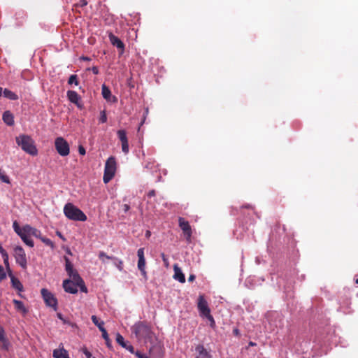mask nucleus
Returning <instances> with one entry per match:
<instances>
[{
  "mask_svg": "<svg viewBox=\"0 0 358 358\" xmlns=\"http://www.w3.org/2000/svg\"><path fill=\"white\" fill-rule=\"evenodd\" d=\"M13 228L22 241L30 248H33L34 245L33 240L30 238L31 236L40 240L41 238L43 237L40 230L32 227L29 224H25L22 227H20L16 220L13 222Z\"/></svg>",
  "mask_w": 358,
  "mask_h": 358,
  "instance_id": "nucleus-1",
  "label": "nucleus"
},
{
  "mask_svg": "<svg viewBox=\"0 0 358 358\" xmlns=\"http://www.w3.org/2000/svg\"><path fill=\"white\" fill-rule=\"evenodd\" d=\"M138 341H147L152 338V332L150 326L145 322H138L131 327Z\"/></svg>",
  "mask_w": 358,
  "mask_h": 358,
  "instance_id": "nucleus-2",
  "label": "nucleus"
},
{
  "mask_svg": "<svg viewBox=\"0 0 358 358\" xmlns=\"http://www.w3.org/2000/svg\"><path fill=\"white\" fill-rule=\"evenodd\" d=\"M16 143L25 152L36 156L38 154V150L34 145V140L28 135H20L15 138Z\"/></svg>",
  "mask_w": 358,
  "mask_h": 358,
  "instance_id": "nucleus-3",
  "label": "nucleus"
},
{
  "mask_svg": "<svg viewBox=\"0 0 358 358\" xmlns=\"http://www.w3.org/2000/svg\"><path fill=\"white\" fill-rule=\"evenodd\" d=\"M64 213L68 219L73 221L85 222L87 219L86 215L71 203H67L64 206Z\"/></svg>",
  "mask_w": 358,
  "mask_h": 358,
  "instance_id": "nucleus-4",
  "label": "nucleus"
},
{
  "mask_svg": "<svg viewBox=\"0 0 358 358\" xmlns=\"http://www.w3.org/2000/svg\"><path fill=\"white\" fill-rule=\"evenodd\" d=\"M116 172V161L114 157H110L106 162L103 180L105 184L109 182Z\"/></svg>",
  "mask_w": 358,
  "mask_h": 358,
  "instance_id": "nucleus-5",
  "label": "nucleus"
},
{
  "mask_svg": "<svg viewBox=\"0 0 358 358\" xmlns=\"http://www.w3.org/2000/svg\"><path fill=\"white\" fill-rule=\"evenodd\" d=\"M55 146L57 152L62 157L69 155L70 148L68 142L62 137H57L55 141Z\"/></svg>",
  "mask_w": 358,
  "mask_h": 358,
  "instance_id": "nucleus-6",
  "label": "nucleus"
},
{
  "mask_svg": "<svg viewBox=\"0 0 358 358\" xmlns=\"http://www.w3.org/2000/svg\"><path fill=\"white\" fill-rule=\"evenodd\" d=\"M14 257L17 264H18L23 269L27 268V260L24 250L21 246H15L14 248Z\"/></svg>",
  "mask_w": 358,
  "mask_h": 358,
  "instance_id": "nucleus-7",
  "label": "nucleus"
},
{
  "mask_svg": "<svg viewBox=\"0 0 358 358\" xmlns=\"http://www.w3.org/2000/svg\"><path fill=\"white\" fill-rule=\"evenodd\" d=\"M41 293L45 304L56 310L57 308V300L54 295L45 288L41 289Z\"/></svg>",
  "mask_w": 358,
  "mask_h": 358,
  "instance_id": "nucleus-8",
  "label": "nucleus"
},
{
  "mask_svg": "<svg viewBox=\"0 0 358 358\" xmlns=\"http://www.w3.org/2000/svg\"><path fill=\"white\" fill-rule=\"evenodd\" d=\"M137 255L138 257V268L141 273V275L146 278L147 273L145 271V259L144 256V248H139L137 251Z\"/></svg>",
  "mask_w": 358,
  "mask_h": 358,
  "instance_id": "nucleus-9",
  "label": "nucleus"
},
{
  "mask_svg": "<svg viewBox=\"0 0 358 358\" xmlns=\"http://www.w3.org/2000/svg\"><path fill=\"white\" fill-rule=\"evenodd\" d=\"M179 227L182 230L187 242H190L192 237V229L187 221L182 217H179Z\"/></svg>",
  "mask_w": 358,
  "mask_h": 358,
  "instance_id": "nucleus-10",
  "label": "nucleus"
},
{
  "mask_svg": "<svg viewBox=\"0 0 358 358\" xmlns=\"http://www.w3.org/2000/svg\"><path fill=\"white\" fill-rule=\"evenodd\" d=\"M64 261H65V270L67 272L68 275L70 278H71L73 280L77 279L81 281V278L79 275L77 271L73 269V266L69 259L67 257H64Z\"/></svg>",
  "mask_w": 358,
  "mask_h": 358,
  "instance_id": "nucleus-11",
  "label": "nucleus"
},
{
  "mask_svg": "<svg viewBox=\"0 0 358 358\" xmlns=\"http://www.w3.org/2000/svg\"><path fill=\"white\" fill-rule=\"evenodd\" d=\"M197 306L201 316L206 317L210 314V310L203 296H199Z\"/></svg>",
  "mask_w": 358,
  "mask_h": 358,
  "instance_id": "nucleus-12",
  "label": "nucleus"
},
{
  "mask_svg": "<svg viewBox=\"0 0 358 358\" xmlns=\"http://www.w3.org/2000/svg\"><path fill=\"white\" fill-rule=\"evenodd\" d=\"M63 287L65 292L71 294H76L78 292V285L76 283L72 280L66 279L63 281Z\"/></svg>",
  "mask_w": 358,
  "mask_h": 358,
  "instance_id": "nucleus-13",
  "label": "nucleus"
},
{
  "mask_svg": "<svg viewBox=\"0 0 358 358\" xmlns=\"http://www.w3.org/2000/svg\"><path fill=\"white\" fill-rule=\"evenodd\" d=\"M108 38L110 43L117 47L120 51H123L124 48V45L123 42L116 36H115L112 32L108 34Z\"/></svg>",
  "mask_w": 358,
  "mask_h": 358,
  "instance_id": "nucleus-14",
  "label": "nucleus"
},
{
  "mask_svg": "<svg viewBox=\"0 0 358 358\" xmlns=\"http://www.w3.org/2000/svg\"><path fill=\"white\" fill-rule=\"evenodd\" d=\"M116 341L120 345L127 349L129 352L135 354L136 352L134 351V348L131 345H128L127 343L124 341L123 336L119 333L116 335Z\"/></svg>",
  "mask_w": 358,
  "mask_h": 358,
  "instance_id": "nucleus-15",
  "label": "nucleus"
},
{
  "mask_svg": "<svg viewBox=\"0 0 358 358\" xmlns=\"http://www.w3.org/2000/svg\"><path fill=\"white\" fill-rule=\"evenodd\" d=\"M174 275L173 278L176 280H178L181 283H184L185 282V277L181 269L178 266L177 264L173 266Z\"/></svg>",
  "mask_w": 358,
  "mask_h": 358,
  "instance_id": "nucleus-16",
  "label": "nucleus"
},
{
  "mask_svg": "<svg viewBox=\"0 0 358 358\" xmlns=\"http://www.w3.org/2000/svg\"><path fill=\"white\" fill-rule=\"evenodd\" d=\"M2 119L4 123L8 126H13L14 124V116L9 110H6L3 113Z\"/></svg>",
  "mask_w": 358,
  "mask_h": 358,
  "instance_id": "nucleus-17",
  "label": "nucleus"
},
{
  "mask_svg": "<svg viewBox=\"0 0 358 358\" xmlns=\"http://www.w3.org/2000/svg\"><path fill=\"white\" fill-rule=\"evenodd\" d=\"M196 351L199 353V357L196 358H211V355L202 345H197Z\"/></svg>",
  "mask_w": 358,
  "mask_h": 358,
  "instance_id": "nucleus-18",
  "label": "nucleus"
},
{
  "mask_svg": "<svg viewBox=\"0 0 358 358\" xmlns=\"http://www.w3.org/2000/svg\"><path fill=\"white\" fill-rule=\"evenodd\" d=\"M9 276L10 277L12 287L20 292L22 291L23 285L20 282V281L17 278H15L11 273H9Z\"/></svg>",
  "mask_w": 358,
  "mask_h": 358,
  "instance_id": "nucleus-19",
  "label": "nucleus"
},
{
  "mask_svg": "<svg viewBox=\"0 0 358 358\" xmlns=\"http://www.w3.org/2000/svg\"><path fill=\"white\" fill-rule=\"evenodd\" d=\"M52 355L55 358H69L67 351L64 348L54 350Z\"/></svg>",
  "mask_w": 358,
  "mask_h": 358,
  "instance_id": "nucleus-20",
  "label": "nucleus"
},
{
  "mask_svg": "<svg viewBox=\"0 0 358 358\" xmlns=\"http://www.w3.org/2000/svg\"><path fill=\"white\" fill-rule=\"evenodd\" d=\"M67 97L69 100L73 103L78 104L80 96L76 91L69 90L67 92Z\"/></svg>",
  "mask_w": 358,
  "mask_h": 358,
  "instance_id": "nucleus-21",
  "label": "nucleus"
},
{
  "mask_svg": "<svg viewBox=\"0 0 358 358\" xmlns=\"http://www.w3.org/2000/svg\"><path fill=\"white\" fill-rule=\"evenodd\" d=\"M3 92V96L10 100L15 101L18 99V96L8 89H4Z\"/></svg>",
  "mask_w": 358,
  "mask_h": 358,
  "instance_id": "nucleus-22",
  "label": "nucleus"
},
{
  "mask_svg": "<svg viewBox=\"0 0 358 358\" xmlns=\"http://www.w3.org/2000/svg\"><path fill=\"white\" fill-rule=\"evenodd\" d=\"M13 303L15 305V308L17 310L21 311L22 313H23L24 314L27 313V310L24 307V303H23L22 301H18L17 299H13Z\"/></svg>",
  "mask_w": 358,
  "mask_h": 358,
  "instance_id": "nucleus-23",
  "label": "nucleus"
},
{
  "mask_svg": "<svg viewBox=\"0 0 358 358\" xmlns=\"http://www.w3.org/2000/svg\"><path fill=\"white\" fill-rule=\"evenodd\" d=\"M92 321L96 325L99 329L102 331L103 330L106 329L103 327L104 322L103 321H101L96 315L92 316Z\"/></svg>",
  "mask_w": 358,
  "mask_h": 358,
  "instance_id": "nucleus-24",
  "label": "nucleus"
},
{
  "mask_svg": "<svg viewBox=\"0 0 358 358\" xmlns=\"http://www.w3.org/2000/svg\"><path fill=\"white\" fill-rule=\"evenodd\" d=\"M101 93L103 97L107 101H110L112 97L111 92L108 87H107L105 85H102Z\"/></svg>",
  "mask_w": 358,
  "mask_h": 358,
  "instance_id": "nucleus-25",
  "label": "nucleus"
},
{
  "mask_svg": "<svg viewBox=\"0 0 358 358\" xmlns=\"http://www.w3.org/2000/svg\"><path fill=\"white\" fill-rule=\"evenodd\" d=\"M99 258L102 261V262L105 263L106 261H105V259H113L115 261H117V258L115 257H112V256H108L103 251H101L99 253Z\"/></svg>",
  "mask_w": 358,
  "mask_h": 358,
  "instance_id": "nucleus-26",
  "label": "nucleus"
},
{
  "mask_svg": "<svg viewBox=\"0 0 358 358\" xmlns=\"http://www.w3.org/2000/svg\"><path fill=\"white\" fill-rule=\"evenodd\" d=\"M0 343H1V349L8 351L10 348V343L8 341V339L6 338L2 339L0 341Z\"/></svg>",
  "mask_w": 358,
  "mask_h": 358,
  "instance_id": "nucleus-27",
  "label": "nucleus"
},
{
  "mask_svg": "<svg viewBox=\"0 0 358 358\" xmlns=\"http://www.w3.org/2000/svg\"><path fill=\"white\" fill-rule=\"evenodd\" d=\"M117 134L121 143L128 141L127 137V133L124 130H118Z\"/></svg>",
  "mask_w": 358,
  "mask_h": 358,
  "instance_id": "nucleus-28",
  "label": "nucleus"
},
{
  "mask_svg": "<svg viewBox=\"0 0 358 358\" xmlns=\"http://www.w3.org/2000/svg\"><path fill=\"white\" fill-rule=\"evenodd\" d=\"M73 281L76 283V285L80 288V290L83 292H87V289L85 285L83 280L81 278V281L77 279H74Z\"/></svg>",
  "mask_w": 358,
  "mask_h": 358,
  "instance_id": "nucleus-29",
  "label": "nucleus"
},
{
  "mask_svg": "<svg viewBox=\"0 0 358 358\" xmlns=\"http://www.w3.org/2000/svg\"><path fill=\"white\" fill-rule=\"evenodd\" d=\"M0 180H1L2 182H3L5 183H7V184L10 183V180H9L8 176H7L5 174V173L1 170V168H0Z\"/></svg>",
  "mask_w": 358,
  "mask_h": 358,
  "instance_id": "nucleus-30",
  "label": "nucleus"
},
{
  "mask_svg": "<svg viewBox=\"0 0 358 358\" xmlns=\"http://www.w3.org/2000/svg\"><path fill=\"white\" fill-rule=\"evenodd\" d=\"M101 333H102V337L105 340L106 345L108 347H110L111 346L110 341L109 339V336H108V334L106 330V329L103 330L101 331Z\"/></svg>",
  "mask_w": 358,
  "mask_h": 358,
  "instance_id": "nucleus-31",
  "label": "nucleus"
},
{
  "mask_svg": "<svg viewBox=\"0 0 358 358\" xmlns=\"http://www.w3.org/2000/svg\"><path fill=\"white\" fill-rule=\"evenodd\" d=\"M41 241L46 245L50 246L52 248H54V243L50 239L43 236L42 238H41Z\"/></svg>",
  "mask_w": 358,
  "mask_h": 358,
  "instance_id": "nucleus-32",
  "label": "nucleus"
},
{
  "mask_svg": "<svg viewBox=\"0 0 358 358\" xmlns=\"http://www.w3.org/2000/svg\"><path fill=\"white\" fill-rule=\"evenodd\" d=\"M68 83L69 85H72L73 83H74L76 85H78V81L77 76L76 75H71L69 77V78Z\"/></svg>",
  "mask_w": 358,
  "mask_h": 358,
  "instance_id": "nucleus-33",
  "label": "nucleus"
},
{
  "mask_svg": "<svg viewBox=\"0 0 358 358\" xmlns=\"http://www.w3.org/2000/svg\"><path fill=\"white\" fill-rule=\"evenodd\" d=\"M122 144V150L124 153L127 154L129 152V143L128 141L125 142L121 143Z\"/></svg>",
  "mask_w": 358,
  "mask_h": 358,
  "instance_id": "nucleus-34",
  "label": "nucleus"
},
{
  "mask_svg": "<svg viewBox=\"0 0 358 358\" xmlns=\"http://www.w3.org/2000/svg\"><path fill=\"white\" fill-rule=\"evenodd\" d=\"M107 121V116L105 110L101 111L99 122L101 123H105Z\"/></svg>",
  "mask_w": 358,
  "mask_h": 358,
  "instance_id": "nucleus-35",
  "label": "nucleus"
},
{
  "mask_svg": "<svg viewBox=\"0 0 358 358\" xmlns=\"http://www.w3.org/2000/svg\"><path fill=\"white\" fill-rule=\"evenodd\" d=\"M161 257H162V261L164 262V266L168 268L169 266V261L168 257L165 255L164 253H162Z\"/></svg>",
  "mask_w": 358,
  "mask_h": 358,
  "instance_id": "nucleus-36",
  "label": "nucleus"
},
{
  "mask_svg": "<svg viewBox=\"0 0 358 358\" xmlns=\"http://www.w3.org/2000/svg\"><path fill=\"white\" fill-rule=\"evenodd\" d=\"M206 317L210 321V326L212 328H215V322L214 320L213 317L210 314H209L208 315L206 316Z\"/></svg>",
  "mask_w": 358,
  "mask_h": 358,
  "instance_id": "nucleus-37",
  "label": "nucleus"
},
{
  "mask_svg": "<svg viewBox=\"0 0 358 358\" xmlns=\"http://www.w3.org/2000/svg\"><path fill=\"white\" fill-rule=\"evenodd\" d=\"M6 277V273L2 266L0 265V281L5 279Z\"/></svg>",
  "mask_w": 358,
  "mask_h": 358,
  "instance_id": "nucleus-38",
  "label": "nucleus"
},
{
  "mask_svg": "<svg viewBox=\"0 0 358 358\" xmlns=\"http://www.w3.org/2000/svg\"><path fill=\"white\" fill-rule=\"evenodd\" d=\"M1 256L3 257L4 264L6 265V267H8L9 266V263H8V253L2 255Z\"/></svg>",
  "mask_w": 358,
  "mask_h": 358,
  "instance_id": "nucleus-39",
  "label": "nucleus"
},
{
  "mask_svg": "<svg viewBox=\"0 0 358 358\" xmlns=\"http://www.w3.org/2000/svg\"><path fill=\"white\" fill-rule=\"evenodd\" d=\"M115 264L117 266L120 271H122L123 269V262L122 260H118L117 259V261H115Z\"/></svg>",
  "mask_w": 358,
  "mask_h": 358,
  "instance_id": "nucleus-40",
  "label": "nucleus"
},
{
  "mask_svg": "<svg viewBox=\"0 0 358 358\" xmlns=\"http://www.w3.org/2000/svg\"><path fill=\"white\" fill-rule=\"evenodd\" d=\"M6 338L4 329L0 325V341Z\"/></svg>",
  "mask_w": 358,
  "mask_h": 358,
  "instance_id": "nucleus-41",
  "label": "nucleus"
},
{
  "mask_svg": "<svg viewBox=\"0 0 358 358\" xmlns=\"http://www.w3.org/2000/svg\"><path fill=\"white\" fill-rule=\"evenodd\" d=\"M83 352L86 358H92V353L86 348L83 349Z\"/></svg>",
  "mask_w": 358,
  "mask_h": 358,
  "instance_id": "nucleus-42",
  "label": "nucleus"
},
{
  "mask_svg": "<svg viewBox=\"0 0 358 358\" xmlns=\"http://www.w3.org/2000/svg\"><path fill=\"white\" fill-rule=\"evenodd\" d=\"M78 152L81 155H85L86 154L85 148L83 145L78 146Z\"/></svg>",
  "mask_w": 358,
  "mask_h": 358,
  "instance_id": "nucleus-43",
  "label": "nucleus"
},
{
  "mask_svg": "<svg viewBox=\"0 0 358 358\" xmlns=\"http://www.w3.org/2000/svg\"><path fill=\"white\" fill-rule=\"evenodd\" d=\"M137 358H148L146 355L141 353L140 352L137 351L134 354Z\"/></svg>",
  "mask_w": 358,
  "mask_h": 358,
  "instance_id": "nucleus-44",
  "label": "nucleus"
},
{
  "mask_svg": "<svg viewBox=\"0 0 358 358\" xmlns=\"http://www.w3.org/2000/svg\"><path fill=\"white\" fill-rule=\"evenodd\" d=\"M122 209H123L124 213H127L130 209V206H129V204H124L122 206Z\"/></svg>",
  "mask_w": 358,
  "mask_h": 358,
  "instance_id": "nucleus-45",
  "label": "nucleus"
},
{
  "mask_svg": "<svg viewBox=\"0 0 358 358\" xmlns=\"http://www.w3.org/2000/svg\"><path fill=\"white\" fill-rule=\"evenodd\" d=\"M57 317H58L59 320H62L64 324H65V323H66V320L63 317V315H62V313H58L57 314Z\"/></svg>",
  "mask_w": 358,
  "mask_h": 358,
  "instance_id": "nucleus-46",
  "label": "nucleus"
},
{
  "mask_svg": "<svg viewBox=\"0 0 358 358\" xmlns=\"http://www.w3.org/2000/svg\"><path fill=\"white\" fill-rule=\"evenodd\" d=\"M155 196V191L154 189H152L150 190L148 193V197H152V196Z\"/></svg>",
  "mask_w": 358,
  "mask_h": 358,
  "instance_id": "nucleus-47",
  "label": "nucleus"
},
{
  "mask_svg": "<svg viewBox=\"0 0 358 358\" xmlns=\"http://www.w3.org/2000/svg\"><path fill=\"white\" fill-rule=\"evenodd\" d=\"M87 1H86V0H80V2H79V5H80V6H82V7H83V6H86V5H87Z\"/></svg>",
  "mask_w": 358,
  "mask_h": 358,
  "instance_id": "nucleus-48",
  "label": "nucleus"
},
{
  "mask_svg": "<svg viewBox=\"0 0 358 358\" xmlns=\"http://www.w3.org/2000/svg\"><path fill=\"white\" fill-rule=\"evenodd\" d=\"M195 280V275L194 274H191L188 278L189 282H193Z\"/></svg>",
  "mask_w": 358,
  "mask_h": 358,
  "instance_id": "nucleus-49",
  "label": "nucleus"
},
{
  "mask_svg": "<svg viewBox=\"0 0 358 358\" xmlns=\"http://www.w3.org/2000/svg\"><path fill=\"white\" fill-rule=\"evenodd\" d=\"M242 208H248V209L253 210V207L251 205H250V204H247L245 206H243Z\"/></svg>",
  "mask_w": 358,
  "mask_h": 358,
  "instance_id": "nucleus-50",
  "label": "nucleus"
},
{
  "mask_svg": "<svg viewBox=\"0 0 358 358\" xmlns=\"http://www.w3.org/2000/svg\"><path fill=\"white\" fill-rule=\"evenodd\" d=\"M80 60H83V61H90V59L89 57H80L79 59Z\"/></svg>",
  "mask_w": 358,
  "mask_h": 358,
  "instance_id": "nucleus-51",
  "label": "nucleus"
},
{
  "mask_svg": "<svg viewBox=\"0 0 358 358\" xmlns=\"http://www.w3.org/2000/svg\"><path fill=\"white\" fill-rule=\"evenodd\" d=\"M92 70L94 74L99 73V69H92Z\"/></svg>",
  "mask_w": 358,
  "mask_h": 358,
  "instance_id": "nucleus-52",
  "label": "nucleus"
},
{
  "mask_svg": "<svg viewBox=\"0 0 358 358\" xmlns=\"http://www.w3.org/2000/svg\"><path fill=\"white\" fill-rule=\"evenodd\" d=\"M233 332L235 335H238L239 334V331L237 329H234Z\"/></svg>",
  "mask_w": 358,
  "mask_h": 358,
  "instance_id": "nucleus-53",
  "label": "nucleus"
},
{
  "mask_svg": "<svg viewBox=\"0 0 358 358\" xmlns=\"http://www.w3.org/2000/svg\"><path fill=\"white\" fill-rule=\"evenodd\" d=\"M249 345H250V346H255V345H256V343H253V342H252V341H250V342L249 343Z\"/></svg>",
  "mask_w": 358,
  "mask_h": 358,
  "instance_id": "nucleus-54",
  "label": "nucleus"
},
{
  "mask_svg": "<svg viewBox=\"0 0 358 358\" xmlns=\"http://www.w3.org/2000/svg\"><path fill=\"white\" fill-rule=\"evenodd\" d=\"M145 235L147 237H149L150 236V232L149 231H147Z\"/></svg>",
  "mask_w": 358,
  "mask_h": 358,
  "instance_id": "nucleus-55",
  "label": "nucleus"
},
{
  "mask_svg": "<svg viewBox=\"0 0 358 358\" xmlns=\"http://www.w3.org/2000/svg\"><path fill=\"white\" fill-rule=\"evenodd\" d=\"M355 283H356V284H358V278H357V275L355 276Z\"/></svg>",
  "mask_w": 358,
  "mask_h": 358,
  "instance_id": "nucleus-56",
  "label": "nucleus"
},
{
  "mask_svg": "<svg viewBox=\"0 0 358 358\" xmlns=\"http://www.w3.org/2000/svg\"><path fill=\"white\" fill-rule=\"evenodd\" d=\"M3 92V91L2 87H0V96H1Z\"/></svg>",
  "mask_w": 358,
  "mask_h": 358,
  "instance_id": "nucleus-57",
  "label": "nucleus"
},
{
  "mask_svg": "<svg viewBox=\"0 0 358 358\" xmlns=\"http://www.w3.org/2000/svg\"><path fill=\"white\" fill-rule=\"evenodd\" d=\"M67 252H68L69 254L71 255V252L70 250H67Z\"/></svg>",
  "mask_w": 358,
  "mask_h": 358,
  "instance_id": "nucleus-58",
  "label": "nucleus"
},
{
  "mask_svg": "<svg viewBox=\"0 0 358 358\" xmlns=\"http://www.w3.org/2000/svg\"><path fill=\"white\" fill-rule=\"evenodd\" d=\"M113 99H114L113 101H116V98H115V96H113Z\"/></svg>",
  "mask_w": 358,
  "mask_h": 358,
  "instance_id": "nucleus-59",
  "label": "nucleus"
},
{
  "mask_svg": "<svg viewBox=\"0 0 358 358\" xmlns=\"http://www.w3.org/2000/svg\"><path fill=\"white\" fill-rule=\"evenodd\" d=\"M92 358H95V357H92Z\"/></svg>",
  "mask_w": 358,
  "mask_h": 358,
  "instance_id": "nucleus-60",
  "label": "nucleus"
}]
</instances>
